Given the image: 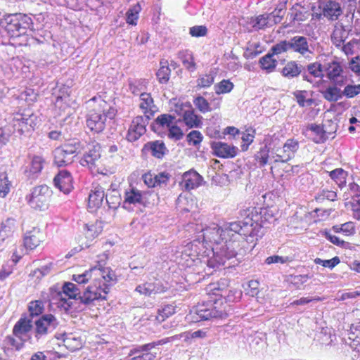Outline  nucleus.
<instances>
[{"label":"nucleus","instance_id":"obj_45","mask_svg":"<svg viewBox=\"0 0 360 360\" xmlns=\"http://www.w3.org/2000/svg\"><path fill=\"white\" fill-rule=\"evenodd\" d=\"M85 229L86 238L90 240H93L101 233L102 226H101V222H96L91 225L85 224Z\"/></svg>","mask_w":360,"mask_h":360},{"label":"nucleus","instance_id":"obj_46","mask_svg":"<svg viewBox=\"0 0 360 360\" xmlns=\"http://www.w3.org/2000/svg\"><path fill=\"white\" fill-rule=\"evenodd\" d=\"M293 95L296 98L298 105L300 107L310 106L314 103L312 98L307 99V91L305 90H297L293 92Z\"/></svg>","mask_w":360,"mask_h":360},{"label":"nucleus","instance_id":"obj_35","mask_svg":"<svg viewBox=\"0 0 360 360\" xmlns=\"http://www.w3.org/2000/svg\"><path fill=\"white\" fill-rule=\"evenodd\" d=\"M160 65V67L156 72L158 80L160 84H166L169 79L171 70L169 67L167 60H161Z\"/></svg>","mask_w":360,"mask_h":360},{"label":"nucleus","instance_id":"obj_41","mask_svg":"<svg viewBox=\"0 0 360 360\" xmlns=\"http://www.w3.org/2000/svg\"><path fill=\"white\" fill-rule=\"evenodd\" d=\"M299 149V142L297 140L290 139L283 145V151L288 155H283L284 160H290L294 157L295 152Z\"/></svg>","mask_w":360,"mask_h":360},{"label":"nucleus","instance_id":"obj_14","mask_svg":"<svg viewBox=\"0 0 360 360\" xmlns=\"http://www.w3.org/2000/svg\"><path fill=\"white\" fill-rule=\"evenodd\" d=\"M323 77V68L319 62L311 63L303 66V72H302V78L303 81H306L311 84L312 86H317L319 81Z\"/></svg>","mask_w":360,"mask_h":360},{"label":"nucleus","instance_id":"obj_13","mask_svg":"<svg viewBox=\"0 0 360 360\" xmlns=\"http://www.w3.org/2000/svg\"><path fill=\"white\" fill-rule=\"evenodd\" d=\"M150 119L148 115L134 117L127 132V140L130 142L136 141L143 135L146 131V126Z\"/></svg>","mask_w":360,"mask_h":360},{"label":"nucleus","instance_id":"obj_5","mask_svg":"<svg viewBox=\"0 0 360 360\" xmlns=\"http://www.w3.org/2000/svg\"><path fill=\"white\" fill-rule=\"evenodd\" d=\"M230 229L234 232L232 236H236L238 240L240 236L256 237L257 239L264 234L262 226L250 217H246L244 221L231 222Z\"/></svg>","mask_w":360,"mask_h":360},{"label":"nucleus","instance_id":"obj_28","mask_svg":"<svg viewBox=\"0 0 360 360\" xmlns=\"http://www.w3.org/2000/svg\"><path fill=\"white\" fill-rule=\"evenodd\" d=\"M306 131H310V136L316 143H324L328 138V136L326 135L324 125L316 124L315 123L310 124L307 127Z\"/></svg>","mask_w":360,"mask_h":360},{"label":"nucleus","instance_id":"obj_53","mask_svg":"<svg viewBox=\"0 0 360 360\" xmlns=\"http://www.w3.org/2000/svg\"><path fill=\"white\" fill-rule=\"evenodd\" d=\"M175 306L172 304H166L162 309H158V319L164 321L166 318L175 314Z\"/></svg>","mask_w":360,"mask_h":360},{"label":"nucleus","instance_id":"obj_47","mask_svg":"<svg viewBox=\"0 0 360 360\" xmlns=\"http://www.w3.org/2000/svg\"><path fill=\"white\" fill-rule=\"evenodd\" d=\"M30 316L32 318L41 314L44 309V303L41 300H35L30 302L28 306Z\"/></svg>","mask_w":360,"mask_h":360},{"label":"nucleus","instance_id":"obj_59","mask_svg":"<svg viewBox=\"0 0 360 360\" xmlns=\"http://www.w3.org/2000/svg\"><path fill=\"white\" fill-rule=\"evenodd\" d=\"M168 129V137L174 141L181 140L184 135L181 128L176 124H172Z\"/></svg>","mask_w":360,"mask_h":360},{"label":"nucleus","instance_id":"obj_7","mask_svg":"<svg viewBox=\"0 0 360 360\" xmlns=\"http://www.w3.org/2000/svg\"><path fill=\"white\" fill-rule=\"evenodd\" d=\"M214 300H209L198 304L191 310L192 321L199 322L208 321L213 318H222L224 312L217 309Z\"/></svg>","mask_w":360,"mask_h":360},{"label":"nucleus","instance_id":"obj_22","mask_svg":"<svg viewBox=\"0 0 360 360\" xmlns=\"http://www.w3.org/2000/svg\"><path fill=\"white\" fill-rule=\"evenodd\" d=\"M36 116L34 115H20V117H15L13 120V127L14 131L18 132L20 135L23 134L25 132L33 129L35 125L34 120Z\"/></svg>","mask_w":360,"mask_h":360},{"label":"nucleus","instance_id":"obj_2","mask_svg":"<svg viewBox=\"0 0 360 360\" xmlns=\"http://www.w3.org/2000/svg\"><path fill=\"white\" fill-rule=\"evenodd\" d=\"M94 283L83 292L82 302L91 304L95 300H105L110 288L117 282L114 271L109 267L91 269Z\"/></svg>","mask_w":360,"mask_h":360},{"label":"nucleus","instance_id":"obj_31","mask_svg":"<svg viewBox=\"0 0 360 360\" xmlns=\"http://www.w3.org/2000/svg\"><path fill=\"white\" fill-rule=\"evenodd\" d=\"M178 58L181 60L184 68L190 72L196 70L193 53L189 50H182L178 52Z\"/></svg>","mask_w":360,"mask_h":360},{"label":"nucleus","instance_id":"obj_43","mask_svg":"<svg viewBox=\"0 0 360 360\" xmlns=\"http://www.w3.org/2000/svg\"><path fill=\"white\" fill-rule=\"evenodd\" d=\"M12 187V183L8 179L6 173L0 174V196L5 198L10 192Z\"/></svg>","mask_w":360,"mask_h":360},{"label":"nucleus","instance_id":"obj_63","mask_svg":"<svg viewBox=\"0 0 360 360\" xmlns=\"http://www.w3.org/2000/svg\"><path fill=\"white\" fill-rule=\"evenodd\" d=\"M214 77L212 75H205L198 79V86L200 88H207L214 83Z\"/></svg>","mask_w":360,"mask_h":360},{"label":"nucleus","instance_id":"obj_23","mask_svg":"<svg viewBox=\"0 0 360 360\" xmlns=\"http://www.w3.org/2000/svg\"><path fill=\"white\" fill-rule=\"evenodd\" d=\"M142 152L145 153H150L152 156L158 159H162L168 153V149L162 141L156 140L144 144Z\"/></svg>","mask_w":360,"mask_h":360},{"label":"nucleus","instance_id":"obj_32","mask_svg":"<svg viewBox=\"0 0 360 360\" xmlns=\"http://www.w3.org/2000/svg\"><path fill=\"white\" fill-rule=\"evenodd\" d=\"M15 220L13 218H8L1 223L0 229V242L11 237L15 230Z\"/></svg>","mask_w":360,"mask_h":360},{"label":"nucleus","instance_id":"obj_60","mask_svg":"<svg viewBox=\"0 0 360 360\" xmlns=\"http://www.w3.org/2000/svg\"><path fill=\"white\" fill-rule=\"evenodd\" d=\"M208 30L205 25H195L189 28V34L193 37H201L207 35Z\"/></svg>","mask_w":360,"mask_h":360},{"label":"nucleus","instance_id":"obj_55","mask_svg":"<svg viewBox=\"0 0 360 360\" xmlns=\"http://www.w3.org/2000/svg\"><path fill=\"white\" fill-rule=\"evenodd\" d=\"M271 54L278 55L284 52H290L288 39L283 40L274 45L271 49Z\"/></svg>","mask_w":360,"mask_h":360},{"label":"nucleus","instance_id":"obj_42","mask_svg":"<svg viewBox=\"0 0 360 360\" xmlns=\"http://www.w3.org/2000/svg\"><path fill=\"white\" fill-rule=\"evenodd\" d=\"M347 175V172L342 168H338L329 172L330 177L335 181L340 188L345 186Z\"/></svg>","mask_w":360,"mask_h":360},{"label":"nucleus","instance_id":"obj_54","mask_svg":"<svg viewBox=\"0 0 360 360\" xmlns=\"http://www.w3.org/2000/svg\"><path fill=\"white\" fill-rule=\"evenodd\" d=\"M203 139L202 134L200 131L197 130H193L190 133L188 134L186 136V140L189 145H192L193 146H198L200 144Z\"/></svg>","mask_w":360,"mask_h":360},{"label":"nucleus","instance_id":"obj_26","mask_svg":"<svg viewBox=\"0 0 360 360\" xmlns=\"http://www.w3.org/2000/svg\"><path fill=\"white\" fill-rule=\"evenodd\" d=\"M202 177L195 171L190 170L183 175L181 185L187 191L198 188L200 186Z\"/></svg>","mask_w":360,"mask_h":360},{"label":"nucleus","instance_id":"obj_1","mask_svg":"<svg viewBox=\"0 0 360 360\" xmlns=\"http://www.w3.org/2000/svg\"><path fill=\"white\" fill-rule=\"evenodd\" d=\"M234 232L230 229V223L223 228L213 224L202 229V234L198 236V240L202 239V243L207 248H210L213 256L207 261L210 269H218L225 266H235L243 257L245 250L240 248V241L236 236H232Z\"/></svg>","mask_w":360,"mask_h":360},{"label":"nucleus","instance_id":"obj_61","mask_svg":"<svg viewBox=\"0 0 360 360\" xmlns=\"http://www.w3.org/2000/svg\"><path fill=\"white\" fill-rule=\"evenodd\" d=\"M26 341L27 340L17 338L16 337L8 336L6 338L7 345L15 348L16 351L20 350L24 347V344Z\"/></svg>","mask_w":360,"mask_h":360},{"label":"nucleus","instance_id":"obj_25","mask_svg":"<svg viewBox=\"0 0 360 360\" xmlns=\"http://www.w3.org/2000/svg\"><path fill=\"white\" fill-rule=\"evenodd\" d=\"M350 32L351 29L348 26H345L340 22L336 23L331 34L332 44L337 49L340 47L345 42Z\"/></svg>","mask_w":360,"mask_h":360},{"label":"nucleus","instance_id":"obj_34","mask_svg":"<svg viewBox=\"0 0 360 360\" xmlns=\"http://www.w3.org/2000/svg\"><path fill=\"white\" fill-rule=\"evenodd\" d=\"M45 159L40 155H34L31 160L30 169L27 172L28 176H37L42 171Z\"/></svg>","mask_w":360,"mask_h":360},{"label":"nucleus","instance_id":"obj_12","mask_svg":"<svg viewBox=\"0 0 360 360\" xmlns=\"http://www.w3.org/2000/svg\"><path fill=\"white\" fill-rule=\"evenodd\" d=\"M88 152L85 153L80 160V164L88 167L93 172L99 173V166L101 165V147L98 143L89 144Z\"/></svg>","mask_w":360,"mask_h":360},{"label":"nucleus","instance_id":"obj_29","mask_svg":"<svg viewBox=\"0 0 360 360\" xmlns=\"http://www.w3.org/2000/svg\"><path fill=\"white\" fill-rule=\"evenodd\" d=\"M174 119V116L169 114H162L155 120L150 126L151 129L155 132L160 131L164 128L169 129L173 124Z\"/></svg>","mask_w":360,"mask_h":360},{"label":"nucleus","instance_id":"obj_8","mask_svg":"<svg viewBox=\"0 0 360 360\" xmlns=\"http://www.w3.org/2000/svg\"><path fill=\"white\" fill-rule=\"evenodd\" d=\"M51 191L46 185H41L33 188L27 195L26 200L32 208L44 210L48 208Z\"/></svg>","mask_w":360,"mask_h":360},{"label":"nucleus","instance_id":"obj_62","mask_svg":"<svg viewBox=\"0 0 360 360\" xmlns=\"http://www.w3.org/2000/svg\"><path fill=\"white\" fill-rule=\"evenodd\" d=\"M106 203L110 209H117L121 203V198L119 194L105 195Z\"/></svg>","mask_w":360,"mask_h":360},{"label":"nucleus","instance_id":"obj_51","mask_svg":"<svg viewBox=\"0 0 360 360\" xmlns=\"http://www.w3.org/2000/svg\"><path fill=\"white\" fill-rule=\"evenodd\" d=\"M233 84L229 80L223 79L214 85V91L217 94L229 93L233 89Z\"/></svg>","mask_w":360,"mask_h":360},{"label":"nucleus","instance_id":"obj_16","mask_svg":"<svg viewBox=\"0 0 360 360\" xmlns=\"http://www.w3.org/2000/svg\"><path fill=\"white\" fill-rule=\"evenodd\" d=\"M32 319L21 317L15 324L13 329V333L17 338L21 339L22 340H29L30 343H34L35 340H32V338L29 335V333L32 330Z\"/></svg>","mask_w":360,"mask_h":360},{"label":"nucleus","instance_id":"obj_37","mask_svg":"<svg viewBox=\"0 0 360 360\" xmlns=\"http://www.w3.org/2000/svg\"><path fill=\"white\" fill-rule=\"evenodd\" d=\"M273 56V54L268 53L259 59L261 68L265 70L267 73L273 72L276 67L277 60L274 59Z\"/></svg>","mask_w":360,"mask_h":360},{"label":"nucleus","instance_id":"obj_19","mask_svg":"<svg viewBox=\"0 0 360 360\" xmlns=\"http://www.w3.org/2000/svg\"><path fill=\"white\" fill-rule=\"evenodd\" d=\"M54 186L60 191L68 194L73 188L72 176L65 169L60 170L53 179Z\"/></svg>","mask_w":360,"mask_h":360},{"label":"nucleus","instance_id":"obj_11","mask_svg":"<svg viewBox=\"0 0 360 360\" xmlns=\"http://www.w3.org/2000/svg\"><path fill=\"white\" fill-rule=\"evenodd\" d=\"M311 42L309 38L302 35L290 37L288 39L290 53H297L307 58L314 51Z\"/></svg>","mask_w":360,"mask_h":360},{"label":"nucleus","instance_id":"obj_44","mask_svg":"<svg viewBox=\"0 0 360 360\" xmlns=\"http://www.w3.org/2000/svg\"><path fill=\"white\" fill-rule=\"evenodd\" d=\"M141 10V7L139 4H136L131 8H130L126 13L127 22L131 25H136L137 20L139 18V13Z\"/></svg>","mask_w":360,"mask_h":360},{"label":"nucleus","instance_id":"obj_38","mask_svg":"<svg viewBox=\"0 0 360 360\" xmlns=\"http://www.w3.org/2000/svg\"><path fill=\"white\" fill-rule=\"evenodd\" d=\"M268 14H262L256 18H252L250 24L255 30L264 29L266 27H271Z\"/></svg>","mask_w":360,"mask_h":360},{"label":"nucleus","instance_id":"obj_39","mask_svg":"<svg viewBox=\"0 0 360 360\" xmlns=\"http://www.w3.org/2000/svg\"><path fill=\"white\" fill-rule=\"evenodd\" d=\"M338 49L347 56L354 55L360 49V39H352L349 41L342 44Z\"/></svg>","mask_w":360,"mask_h":360},{"label":"nucleus","instance_id":"obj_18","mask_svg":"<svg viewBox=\"0 0 360 360\" xmlns=\"http://www.w3.org/2000/svg\"><path fill=\"white\" fill-rule=\"evenodd\" d=\"M144 198L143 192L136 188L129 186L125 190L124 193V200L122 202V207L127 210H131V205H143Z\"/></svg>","mask_w":360,"mask_h":360},{"label":"nucleus","instance_id":"obj_30","mask_svg":"<svg viewBox=\"0 0 360 360\" xmlns=\"http://www.w3.org/2000/svg\"><path fill=\"white\" fill-rule=\"evenodd\" d=\"M105 197L104 189L101 186H96L89 195V206L90 207H99Z\"/></svg>","mask_w":360,"mask_h":360},{"label":"nucleus","instance_id":"obj_64","mask_svg":"<svg viewBox=\"0 0 360 360\" xmlns=\"http://www.w3.org/2000/svg\"><path fill=\"white\" fill-rule=\"evenodd\" d=\"M349 69L360 76V56H356L352 58L349 63Z\"/></svg>","mask_w":360,"mask_h":360},{"label":"nucleus","instance_id":"obj_27","mask_svg":"<svg viewBox=\"0 0 360 360\" xmlns=\"http://www.w3.org/2000/svg\"><path fill=\"white\" fill-rule=\"evenodd\" d=\"M302 65L298 63L297 61L290 60L285 64L284 67L281 70V74L283 77L291 79L297 77L299 75L302 76Z\"/></svg>","mask_w":360,"mask_h":360},{"label":"nucleus","instance_id":"obj_49","mask_svg":"<svg viewBox=\"0 0 360 360\" xmlns=\"http://www.w3.org/2000/svg\"><path fill=\"white\" fill-rule=\"evenodd\" d=\"M315 199L319 202H321L325 200L335 201L337 200V193L328 189H322L316 194Z\"/></svg>","mask_w":360,"mask_h":360},{"label":"nucleus","instance_id":"obj_48","mask_svg":"<svg viewBox=\"0 0 360 360\" xmlns=\"http://www.w3.org/2000/svg\"><path fill=\"white\" fill-rule=\"evenodd\" d=\"M193 102L196 108L203 114L212 110L209 102L202 96L195 97Z\"/></svg>","mask_w":360,"mask_h":360},{"label":"nucleus","instance_id":"obj_36","mask_svg":"<svg viewBox=\"0 0 360 360\" xmlns=\"http://www.w3.org/2000/svg\"><path fill=\"white\" fill-rule=\"evenodd\" d=\"M140 100L141 103L139 104V107L143 110L144 115H147L148 112H150L149 115L150 117L153 115V108L155 105L153 104V99L150 94L148 93H141L140 94Z\"/></svg>","mask_w":360,"mask_h":360},{"label":"nucleus","instance_id":"obj_52","mask_svg":"<svg viewBox=\"0 0 360 360\" xmlns=\"http://www.w3.org/2000/svg\"><path fill=\"white\" fill-rule=\"evenodd\" d=\"M269 149L267 145L262 146L255 154V160L259 163L260 166H264L267 164L269 160Z\"/></svg>","mask_w":360,"mask_h":360},{"label":"nucleus","instance_id":"obj_24","mask_svg":"<svg viewBox=\"0 0 360 360\" xmlns=\"http://www.w3.org/2000/svg\"><path fill=\"white\" fill-rule=\"evenodd\" d=\"M45 235L39 229L34 228L27 232L24 237V245L26 249L34 250L44 240Z\"/></svg>","mask_w":360,"mask_h":360},{"label":"nucleus","instance_id":"obj_6","mask_svg":"<svg viewBox=\"0 0 360 360\" xmlns=\"http://www.w3.org/2000/svg\"><path fill=\"white\" fill-rule=\"evenodd\" d=\"M81 149V143L77 140H73L70 143L56 148L53 150L54 164L58 167L71 164L73 161V155L78 153Z\"/></svg>","mask_w":360,"mask_h":360},{"label":"nucleus","instance_id":"obj_15","mask_svg":"<svg viewBox=\"0 0 360 360\" xmlns=\"http://www.w3.org/2000/svg\"><path fill=\"white\" fill-rule=\"evenodd\" d=\"M321 15L330 21H335L342 14L340 4L336 0H320Z\"/></svg>","mask_w":360,"mask_h":360},{"label":"nucleus","instance_id":"obj_40","mask_svg":"<svg viewBox=\"0 0 360 360\" xmlns=\"http://www.w3.org/2000/svg\"><path fill=\"white\" fill-rule=\"evenodd\" d=\"M183 120L190 128L198 127L201 123L199 117L195 114L193 110H186L183 114Z\"/></svg>","mask_w":360,"mask_h":360},{"label":"nucleus","instance_id":"obj_57","mask_svg":"<svg viewBox=\"0 0 360 360\" xmlns=\"http://www.w3.org/2000/svg\"><path fill=\"white\" fill-rule=\"evenodd\" d=\"M91 279L94 281L91 269L82 274H74L72 276V280L78 284L86 283Z\"/></svg>","mask_w":360,"mask_h":360},{"label":"nucleus","instance_id":"obj_33","mask_svg":"<svg viewBox=\"0 0 360 360\" xmlns=\"http://www.w3.org/2000/svg\"><path fill=\"white\" fill-rule=\"evenodd\" d=\"M338 85L328 86L325 90L321 91L323 97L329 102H336L341 99L342 91L338 87Z\"/></svg>","mask_w":360,"mask_h":360},{"label":"nucleus","instance_id":"obj_3","mask_svg":"<svg viewBox=\"0 0 360 360\" xmlns=\"http://www.w3.org/2000/svg\"><path fill=\"white\" fill-rule=\"evenodd\" d=\"M63 290L56 292L51 298V304H56L58 308L70 314L74 311H82L91 304H85L82 302L83 293L75 283L65 282L62 288Z\"/></svg>","mask_w":360,"mask_h":360},{"label":"nucleus","instance_id":"obj_10","mask_svg":"<svg viewBox=\"0 0 360 360\" xmlns=\"http://www.w3.org/2000/svg\"><path fill=\"white\" fill-rule=\"evenodd\" d=\"M226 280H221L219 283L209 285L207 291L216 296L223 297L226 302H235L238 301L241 296L242 292L236 289H227Z\"/></svg>","mask_w":360,"mask_h":360},{"label":"nucleus","instance_id":"obj_20","mask_svg":"<svg viewBox=\"0 0 360 360\" xmlns=\"http://www.w3.org/2000/svg\"><path fill=\"white\" fill-rule=\"evenodd\" d=\"M327 77L335 85L342 86L345 84V77L343 75L342 66L337 61H332L326 68Z\"/></svg>","mask_w":360,"mask_h":360},{"label":"nucleus","instance_id":"obj_4","mask_svg":"<svg viewBox=\"0 0 360 360\" xmlns=\"http://www.w3.org/2000/svg\"><path fill=\"white\" fill-rule=\"evenodd\" d=\"M1 23H4L5 30L13 39L28 35V31H34L31 17L21 13L5 15Z\"/></svg>","mask_w":360,"mask_h":360},{"label":"nucleus","instance_id":"obj_17","mask_svg":"<svg viewBox=\"0 0 360 360\" xmlns=\"http://www.w3.org/2000/svg\"><path fill=\"white\" fill-rule=\"evenodd\" d=\"M86 127L96 133L103 131L105 126V118L101 113V110H91L86 116Z\"/></svg>","mask_w":360,"mask_h":360},{"label":"nucleus","instance_id":"obj_58","mask_svg":"<svg viewBox=\"0 0 360 360\" xmlns=\"http://www.w3.org/2000/svg\"><path fill=\"white\" fill-rule=\"evenodd\" d=\"M340 259L338 257H334L330 259L323 260L320 258H316L314 259V263L316 264H320L324 267H328L330 269H333L336 265L340 263Z\"/></svg>","mask_w":360,"mask_h":360},{"label":"nucleus","instance_id":"obj_21","mask_svg":"<svg viewBox=\"0 0 360 360\" xmlns=\"http://www.w3.org/2000/svg\"><path fill=\"white\" fill-rule=\"evenodd\" d=\"M211 148L214 155L221 158H232L237 155L238 148L221 141H212Z\"/></svg>","mask_w":360,"mask_h":360},{"label":"nucleus","instance_id":"obj_9","mask_svg":"<svg viewBox=\"0 0 360 360\" xmlns=\"http://www.w3.org/2000/svg\"><path fill=\"white\" fill-rule=\"evenodd\" d=\"M34 323V339L39 342L52 333L58 327L59 322L53 315L49 314L42 315Z\"/></svg>","mask_w":360,"mask_h":360},{"label":"nucleus","instance_id":"obj_56","mask_svg":"<svg viewBox=\"0 0 360 360\" xmlns=\"http://www.w3.org/2000/svg\"><path fill=\"white\" fill-rule=\"evenodd\" d=\"M360 94V84H348L345 86L342 91V96L348 98H354Z\"/></svg>","mask_w":360,"mask_h":360},{"label":"nucleus","instance_id":"obj_50","mask_svg":"<svg viewBox=\"0 0 360 360\" xmlns=\"http://www.w3.org/2000/svg\"><path fill=\"white\" fill-rule=\"evenodd\" d=\"M290 14L293 21L298 22L304 21L309 16L308 13L300 9L298 5L292 6Z\"/></svg>","mask_w":360,"mask_h":360}]
</instances>
